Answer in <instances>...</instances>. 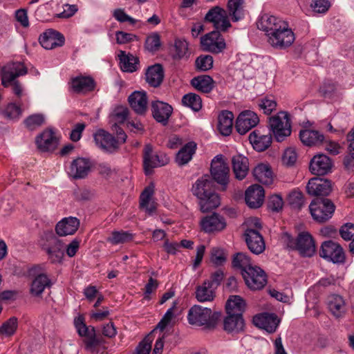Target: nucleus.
<instances>
[{
  "mask_svg": "<svg viewBox=\"0 0 354 354\" xmlns=\"http://www.w3.org/2000/svg\"><path fill=\"white\" fill-rule=\"evenodd\" d=\"M18 327V320L12 317L5 322L0 327V334L10 337L15 334Z\"/></svg>",
  "mask_w": 354,
  "mask_h": 354,
  "instance_id": "51",
  "label": "nucleus"
},
{
  "mask_svg": "<svg viewBox=\"0 0 354 354\" xmlns=\"http://www.w3.org/2000/svg\"><path fill=\"white\" fill-rule=\"evenodd\" d=\"M64 244L55 235L48 237L46 243L42 245V249L48 254L53 263H61L64 256Z\"/></svg>",
  "mask_w": 354,
  "mask_h": 354,
  "instance_id": "13",
  "label": "nucleus"
},
{
  "mask_svg": "<svg viewBox=\"0 0 354 354\" xmlns=\"http://www.w3.org/2000/svg\"><path fill=\"white\" fill-rule=\"evenodd\" d=\"M249 140L255 150L263 151L270 146L272 138L270 133L263 134L257 129L250 134Z\"/></svg>",
  "mask_w": 354,
  "mask_h": 354,
  "instance_id": "30",
  "label": "nucleus"
},
{
  "mask_svg": "<svg viewBox=\"0 0 354 354\" xmlns=\"http://www.w3.org/2000/svg\"><path fill=\"white\" fill-rule=\"evenodd\" d=\"M80 225V220L73 216L62 218L55 226V232L60 236L74 234Z\"/></svg>",
  "mask_w": 354,
  "mask_h": 354,
  "instance_id": "28",
  "label": "nucleus"
},
{
  "mask_svg": "<svg viewBox=\"0 0 354 354\" xmlns=\"http://www.w3.org/2000/svg\"><path fill=\"white\" fill-rule=\"evenodd\" d=\"M129 115V109L126 106H117L111 115V120L114 124L124 123Z\"/></svg>",
  "mask_w": 354,
  "mask_h": 354,
  "instance_id": "52",
  "label": "nucleus"
},
{
  "mask_svg": "<svg viewBox=\"0 0 354 354\" xmlns=\"http://www.w3.org/2000/svg\"><path fill=\"white\" fill-rule=\"evenodd\" d=\"M44 116L42 114L37 113L28 116L24 120V124L26 128L32 131L41 127L44 123Z\"/></svg>",
  "mask_w": 354,
  "mask_h": 354,
  "instance_id": "53",
  "label": "nucleus"
},
{
  "mask_svg": "<svg viewBox=\"0 0 354 354\" xmlns=\"http://www.w3.org/2000/svg\"><path fill=\"white\" fill-rule=\"evenodd\" d=\"M230 16L226 10L219 6H214L207 12L205 19L213 24L215 31L225 32L232 26Z\"/></svg>",
  "mask_w": 354,
  "mask_h": 354,
  "instance_id": "7",
  "label": "nucleus"
},
{
  "mask_svg": "<svg viewBox=\"0 0 354 354\" xmlns=\"http://www.w3.org/2000/svg\"><path fill=\"white\" fill-rule=\"evenodd\" d=\"M287 202L292 209L299 210L304 206L305 200L301 192L293 190L288 194Z\"/></svg>",
  "mask_w": 354,
  "mask_h": 354,
  "instance_id": "50",
  "label": "nucleus"
},
{
  "mask_svg": "<svg viewBox=\"0 0 354 354\" xmlns=\"http://www.w3.org/2000/svg\"><path fill=\"white\" fill-rule=\"evenodd\" d=\"M257 27L266 32L268 42L276 49H286L295 39V34L288 23L272 15H262L257 21Z\"/></svg>",
  "mask_w": 354,
  "mask_h": 354,
  "instance_id": "1",
  "label": "nucleus"
},
{
  "mask_svg": "<svg viewBox=\"0 0 354 354\" xmlns=\"http://www.w3.org/2000/svg\"><path fill=\"white\" fill-rule=\"evenodd\" d=\"M50 281L44 274L37 275L32 281L30 286V293L33 296L38 297L42 294L46 287H50Z\"/></svg>",
  "mask_w": 354,
  "mask_h": 354,
  "instance_id": "43",
  "label": "nucleus"
},
{
  "mask_svg": "<svg viewBox=\"0 0 354 354\" xmlns=\"http://www.w3.org/2000/svg\"><path fill=\"white\" fill-rule=\"evenodd\" d=\"M201 44L205 51L219 53L226 47L225 41L221 32L213 30L201 38Z\"/></svg>",
  "mask_w": 354,
  "mask_h": 354,
  "instance_id": "14",
  "label": "nucleus"
},
{
  "mask_svg": "<svg viewBox=\"0 0 354 354\" xmlns=\"http://www.w3.org/2000/svg\"><path fill=\"white\" fill-rule=\"evenodd\" d=\"M244 300L238 295L230 297L227 299L225 309L227 315H241L245 308Z\"/></svg>",
  "mask_w": 354,
  "mask_h": 354,
  "instance_id": "40",
  "label": "nucleus"
},
{
  "mask_svg": "<svg viewBox=\"0 0 354 354\" xmlns=\"http://www.w3.org/2000/svg\"><path fill=\"white\" fill-rule=\"evenodd\" d=\"M232 169L235 178L243 180L247 176L249 171V160L247 157L237 154L232 158Z\"/></svg>",
  "mask_w": 354,
  "mask_h": 354,
  "instance_id": "31",
  "label": "nucleus"
},
{
  "mask_svg": "<svg viewBox=\"0 0 354 354\" xmlns=\"http://www.w3.org/2000/svg\"><path fill=\"white\" fill-rule=\"evenodd\" d=\"M242 276L248 287L253 290H261L267 283L265 272L258 266L248 268L242 272Z\"/></svg>",
  "mask_w": 354,
  "mask_h": 354,
  "instance_id": "11",
  "label": "nucleus"
},
{
  "mask_svg": "<svg viewBox=\"0 0 354 354\" xmlns=\"http://www.w3.org/2000/svg\"><path fill=\"white\" fill-rule=\"evenodd\" d=\"M191 84L198 91L208 93L214 88V80L209 75H201L194 77L191 80Z\"/></svg>",
  "mask_w": 354,
  "mask_h": 354,
  "instance_id": "41",
  "label": "nucleus"
},
{
  "mask_svg": "<svg viewBox=\"0 0 354 354\" xmlns=\"http://www.w3.org/2000/svg\"><path fill=\"white\" fill-rule=\"evenodd\" d=\"M259 122V118L254 111L246 110L242 111L236 121V129L241 135L245 134Z\"/></svg>",
  "mask_w": 354,
  "mask_h": 354,
  "instance_id": "17",
  "label": "nucleus"
},
{
  "mask_svg": "<svg viewBox=\"0 0 354 354\" xmlns=\"http://www.w3.org/2000/svg\"><path fill=\"white\" fill-rule=\"evenodd\" d=\"M226 261V256L224 251L220 248H213L211 251V261L216 265L221 266Z\"/></svg>",
  "mask_w": 354,
  "mask_h": 354,
  "instance_id": "60",
  "label": "nucleus"
},
{
  "mask_svg": "<svg viewBox=\"0 0 354 354\" xmlns=\"http://www.w3.org/2000/svg\"><path fill=\"white\" fill-rule=\"evenodd\" d=\"M183 105L189 107L194 111H198L202 108V100L201 97L193 93L185 95L182 98Z\"/></svg>",
  "mask_w": 354,
  "mask_h": 354,
  "instance_id": "48",
  "label": "nucleus"
},
{
  "mask_svg": "<svg viewBox=\"0 0 354 354\" xmlns=\"http://www.w3.org/2000/svg\"><path fill=\"white\" fill-rule=\"evenodd\" d=\"M243 327L244 321L241 315H227L223 321V328L227 333H239Z\"/></svg>",
  "mask_w": 354,
  "mask_h": 354,
  "instance_id": "37",
  "label": "nucleus"
},
{
  "mask_svg": "<svg viewBox=\"0 0 354 354\" xmlns=\"http://www.w3.org/2000/svg\"><path fill=\"white\" fill-rule=\"evenodd\" d=\"M188 42L184 39H176L171 49L174 59H187L190 55Z\"/></svg>",
  "mask_w": 354,
  "mask_h": 354,
  "instance_id": "39",
  "label": "nucleus"
},
{
  "mask_svg": "<svg viewBox=\"0 0 354 354\" xmlns=\"http://www.w3.org/2000/svg\"><path fill=\"white\" fill-rule=\"evenodd\" d=\"M234 115L231 111H223L218 117V129L223 136H229L232 130Z\"/></svg>",
  "mask_w": 354,
  "mask_h": 354,
  "instance_id": "35",
  "label": "nucleus"
},
{
  "mask_svg": "<svg viewBox=\"0 0 354 354\" xmlns=\"http://www.w3.org/2000/svg\"><path fill=\"white\" fill-rule=\"evenodd\" d=\"M91 167V162L88 159L78 158L71 162L69 174L75 179L84 178L88 174Z\"/></svg>",
  "mask_w": 354,
  "mask_h": 354,
  "instance_id": "29",
  "label": "nucleus"
},
{
  "mask_svg": "<svg viewBox=\"0 0 354 354\" xmlns=\"http://www.w3.org/2000/svg\"><path fill=\"white\" fill-rule=\"evenodd\" d=\"M22 113V110L20 106L15 104L10 103L8 104L5 110L3 111V115L10 120H17L19 118Z\"/></svg>",
  "mask_w": 354,
  "mask_h": 354,
  "instance_id": "56",
  "label": "nucleus"
},
{
  "mask_svg": "<svg viewBox=\"0 0 354 354\" xmlns=\"http://www.w3.org/2000/svg\"><path fill=\"white\" fill-rule=\"evenodd\" d=\"M129 102L132 109L138 114H144L147 108V97L145 92L134 91L129 97Z\"/></svg>",
  "mask_w": 354,
  "mask_h": 354,
  "instance_id": "32",
  "label": "nucleus"
},
{
  "mask_svg": "<svg viewBox=\"0 0 354 354\" xmlns=\"http://www.w3.org/2000/svg\"><path fill=\"white\" fill-rule=\"evenodd\" d=\"M169 162V158L163 153H153L152 146L147 145L143 150V166L146 175L152 173L153 169L165 166Z\"/></svg>",
  "mask_w": 354,
  "mask_h": 354,
  "instance_id": "8",
  "label": "nucleus"
},
{
  "mask_svg": "<svg viewBox=\"0 0 354 354\" xmlns=\"http://www.w3.org/2000/svg\"><path fill=\"white\" fill-rule=\"evenodd\" d=\"M164 73L160 64L149 66L146 73V81L151 86L157 87L162 82Z\"/></svg>",
  "mask_w": 354,
  "mask_h": 354,
  "instance_id": "38",
  "label": "nucleus"
},
{
  "mask_svg": "<svg viewBox=\"0 0 354 354\" xmlns=\"http://www.w3.org/2000/svg\"><path fill=\"white\" fill-rule=\"evenodd\" d=\"M210 172L212 178L225 190L229 183L230 168L222 155L216 156L212 160Z\"/></svg>",
  "mask_w": 354,
  "mask_h": 354,
  "instance_id": "10",
  "label": "nucleus"
},
{
  "mask_svg": "<svg viewBox=\"0 0 354 354\" xmlns=\"http://www.w3.org/2000/svg\"><path fill=\"white\" fill-rule=\"evenodd\" d=\"M221 317L220 313H212L210 308H203L199 305L192 306L188 313L187 319L190 324L214 326Z\"/></svg>",
  "mask_w": 354,
  "mask_h": 354,
  "instance_id": "6",
  "label": "nucleus"
},
{
  "mask_svg": "<svg viewBox=\"0 0 354 354\" xmlns=\"http://www.w3.org/2000/svg\"><path fill=\"white\" fill-rule=\"evenodd\" d=\"M232 263L234 267L241 269V273L247 271L250 268H254L251 264L250 257L243 252L237 253L233 258Z\"/></svg>",
  "mask_w": 354,
  "mask_h": 354,
  "instance_id": "49",
  "label": "nucleus"
},
{
  "mask_svg": "<svg viewBox=\"0 0 354 354\" xmlns=\"http://www.w3.org/2000/svg\"><path fill=\"white\" fill-rule=\"evenodd\" d=\"M39 41L43 48L50 50L62 46L64 44L65 38L60 32L48 29L40 35Z\"/></svg>",
  "mask_w": 354,
  "mask_h": 354,
  "instance_id": "22",
  "label": "nucleus"
},
{
  "mask_svg": "<svg viewBox=\"0 0 354 354\" xmlns=\"http://www.w3.org/2000/svg\"><path fill=\"white\" fill-rule=\"evenodd\" d=\"M119 57L120 68L123 71L132 73L137 70V65L139 62L138 57L131 54L126 55L124 51H120Z\"/></svg>",
  "mask_w": 354,
  "mask_h": 354,
  "instance_id": "45",
  "label": "nucleus"
},
{
  "mask_svg": "<svg viewBox=\"0 0 354 354\" xmlns=\"http://www.w3.org/2000/svg\"><path fill=\"white\" fill-rule=\"evenodd\" d=\"M245 240L248 249L255 254H261L266 249V243L260 233L262 225L259 218L251 217L245 221Z\"/></svg>",
  "mask_w": 354,
  "mask_h": 354,
  "instance_id": "3",
  "label": "nucleus"
},
{
  "mask_svg": "<svg viewBox=\"0 0 354 354\" xmlns=\"http://www.w3.org/2000/svg\"><path fill=\"white\" fill-rule=\"evenodd\" d=\"M201 227L206 233H214L223 230L226 227L225 218L216 213L203 217L200 222Z\"/></svg>",
  "mask_w": 354,
  "mask_h": 354,
  "instance_id": "21",
  "label": "nucleus"
},
{
  "mask_svg": "<svg viewBox=\"0 0 354 354\" xmlns=\"http://www.w3.org/2000/svg\"><path fill=\"white\" fill-rule=\"evenodd\" d=\"M311 7L317 13H324L328 10L330 2L328 0H313Z\"/></svg>",
  "mask_w": 354,
  "mask_h": 354,
  "instance_id": "64",
  "label": "nucleus"
},
{
  "mask_svg": "<svg viewBox=\"0 0 354 354\" xmlns=\"http://www.w3.org/2000/svg\"><path fill=\"white\" fill-rule=\"evenodd\" d=\"M216 289L208 281H204L196 288V298L199 302L212 301L216 297Z\"/></svg>",
  "mask_w": 354,
  "mask_h": 354,
  "instance_id": "34",
  "label": "nucleus"
},
{
  "mask_svg": "<svg viewBox=\"0 0 354 354\" xmlns=\"http://www.w3.org/2000/svg\"><path fill=\"white\" fill-rule=\"evenodd\" d=\"M27 73V68L21 62H9L5 65L1 72V84L4 87H9L16 78Z\"/></svg>",
  "mask_w": 354,
  "mask_h": 354,
  "instance_id": "12",
  "label": "nucleus"
},
{
  "mask_svg": "<svg viewBox=\"0 0 354 354\" xmlns=\"http://www.w3.org/2000/svg\"><path fill=\"white\" fill-rule=\"evenodd\" d=\"M37 148L43 152L53 151L57 146V139L51 129L44 131L36 138Z\"/></svg>",
  "mask_w": 354,
  "mask_h": 354,
  "instance_id": "27",
  "label": "nucleus"
},
{
  "mask_svg": "<svg viewBox=\"0 0 354 354\" xmlns=\"http://www.w3.org/2000/svg\"><path fill=\"white\" fill-rule=\"evenodd\" d=\"M253 323L256 326L272 333L276 330L279 319L274 313H263L255 315L253 317Z\"/></svg>",
  "mask_w": 354,
  "mask_h": 354,
  "instance_id": "23",
  "label": "nucleus"
},
{
  "mask_svg": "<svg viewBox=\"0 0 354 354\" xmlns=\"http://www.w3.org/2000/svg\"><path fill=\"white\" fill-rule=\"evenodd\" d=\"M151 111L154 119L165 126L172 113L173 108L166 102L155 101L151 104Z\"/></svg>",
  "mask_w": 354,
  "mask_h": 354,
  "instance_id": "26",
  "label": "nucleus"
},
{
  "mask_svg": "<svg viewBox=\"0 0 354 354\" xmlns=\"http://www.w3.org/2000/svg\"><path fill=\"white\" fill-rule=\"evenodd\" d=\"M297 159V154L295 149L288 148L287 149L283 155L282 160L283 164L288 166L293 165Z\"/></svg>",
  "mask_w": 354,
  "mask_h": 354,
  "instance_id": "63",
  "label": "nucleus"
},
{
  "mask_svg": "<svg viewBox=\"0 0 354 354\" xmlns=\"http://www.w3.org/2000/svg\"><path fill=\"white\" fill-rule=\"evenodd\" d=\"M196 145L194 142L187 143L177 153L176 162L179 165H184L191 160L195 153Z\"/></svg>",
  "mask_w": 354,
  "mask_h": 354,
  "instance_id": "44",
  "label": "nucleus"
},
{
  "mask_svg": "<svg viewBox=\"0 0 354 354\" xmlns=\"http://www.w3.org/2000/svg\"><path fill=\"white\" fill-rule=\"evenodd\" d=\"M332 190L331 181L322 178H312L306 185L307 193L313 196H327Z\"/></svg>",
  "mask_w": 354,
  "mask_h": 354,
  "instance_id": "16",
  "label": "nucleus"
},
{
  "mask_svg": "<svg viewBox=\"0 0 354 354\" xmlns=\"http://www.w3.org/2000/svg\"><path fill=\"white\" fill-rule=\"evenodd\" d=\"M75 328L78 334L82 337H85L84 340L86 348L89 350L96 346L99 342L96 337L95 330L93 326H87L84 323V319L81 317H77L75 320Z\"/></svg>",
  "mask_w": 354,
  "mask_h": 354,
  "instance_id": "19",
  "label": "nucleus"
},
{
  "mask_svg": "<svg viewBox=\"0 0 354 354\" xmlns=\"http://www.w3.org/2000/svg\"><path fill=\"white\" fill-rule=\"evenodd\" d=\"M192 192L198 200L200 209L207 212L220 205V198L214 191V183L208 175H203L193 184Z\"/></svg>",
  "mask_w": 354,
  "mask_h": 354,
  "instance_id": "2",
  "label": "nucleus"
},
{
  "mask_svg": "<svg viewBox=\"0 0 354 354\" xmlns=\"http://www.w3.org/2000/svg\"><path fill=\"white\" fill-rule=\"evenodd\" d=\"M253 176L259 183L269 185L273 182L272 171L268 165L259 164L253 169Z\"/></svg>",
  "mask_w": 354,
  "mask_h": 354,
  "instance_id": "36",
  "label": "nucleus"
},
{
  "mask_svg": "<svg viewBox=\"0 0 354 354\" xmlns=\"http://www.w3.org/2000/svg\"><path fill=\"white\" fill-rule=\"evenodd\" d=\"M259 106L261 110H263L265 114L270 115L276 109L277 102L273 99L265 97L260 100Z\"/></svg>",
  "mask_w": 354,
  "mask_h": 354,
  "instance_id": "58",
  "label": "nucleus"
},
{
  "mask_svg": "<svg viewBox=\"0 0 354 354\" xmlns=\"http://www.w3.org/2000/svg\"><path fill=\"white\" fill-rule=\"evenodd\" d=\"M176 303H174V305L172 307L169 308L167 312L165 313L163 317L161 319V320L158 324L156 329H160V330L162 331L167 325L170 323L173 316H174V309L176 307Z\"/></svg>",
  "mask_w": 354,
  "mask_h": 354,
  "instance_id": "61",
  "label": "nucleus"
},
{
  "mask_svg": "<svg viewBox=\"0 0 354 354\" xmlns=\"http://www.w3.org/2000/svg\"><path fill=\"white\" fill-rule=\"evenodd\" d=\"M332 165V161L327 156L318 154L311 160L310 170L315 175H325L331 171Z\"/></svg>",
  "mask_w": 354,
  "mask_h": 354,
  "instance_id": "25",
  "label": "nucleus"
},
{
  "mask_svg": "<svg viewBox=\"0 0 354 354\" xmlns=\"http://www.w3.org/2000/svg\"><path fill=\"white\" fill-rule=\"evenodd\" d=\"M283 206V201L280 195L271 196L268 202V207L272 212H278L282 209Z\"/></svg>",
  "mask_w": 354,
  "mask_h": 354,
  "instance_id": "59",
  "label": "nucleus"
},
{
  "mask_svg": "<svg viewBox=\"0 0 354 354\" xmlns=\"http://www.w3.org/2000/svg\"><path fill=\"white\" fill-rule=\"evenodd\" d=\"M196 65L201 71L209 70L213 66V57L211 55L200 56L196 60Z\"/></svg>",
  "mask_w": 354,
  "mask_h": 354,
  "instance_id": "57",
  "label": "nucleus"
},
{
  "mask_svg": "<svg viewBox=\"0 0 354 354\" xmlns=\"http://www.w3.org/2000/svg\"><path fill=\"white\" fill-rule=\"evenodd\" d=\"M328 308L336 317H342L346 312L345 301L342 297L333 295L329 297Z\"/></svg>",
  "mask_w": 354,
  "mask_h": 354,
  "instance_id": "42",
  "label": "nucleus"
},
{
  "mask_svg": "<svg viewBox=\"0 0 354 354\" xmlns=\"http://www.w3.org/2000/svg\"><path fill=\"white\" fill-rule=\"evenodd\" d=\"M243 0H229L227 3V12L232 17L233 21L236 22L243 18L242 5Z\"/></svg>",
  "mask_w": 354,
  "mask_h": 354,
  "instance_id": "46",
  "label": "nucleus"
},
{
  "mask_svg": "<svg viewBox=\"0 0 354 354\" xmlns=\"http://www.w3.org/2000/svg\"><path fill=\"white\" fill-rule=\"evenodd\" d=\"M339 233L342 239L346 241L352 240L354 239V224L347 223L342 225L339 230Z\"/></svg>",
  "mask_w": 354,
  "mask_h": 354,
  "instance_id": "62",
  "label": "nucleus"
},
{
  "mask_svg": "<svg viewBox=\"0 0 354 354\" xmlns=\"http://www.w3.org/2000/svg\"><path fill=\"white\" fill-rule=\"evenodd\" d=\"M269 127L277 142L283 141L291 134V121L286 111L279 112L269 118Z\"/></svg>",
  "mask_w": 354,
  "mask_h": 354,
  "instance_id": "4",
  "label": "nucleus"
},
{
  "mask_svg": "<svg viewBox=\"0 0 354 354\" xmlns=\"http://www.w3.org/2000/svg\"><path fill=\"white\" fill-rule=\"evenodd\" d=\"M95 87V82L91 76L78 75L71 79L69 88L77 94H86L93 91Z\"/></svg>",
  "mask_w": 354,
  "mask_h": 354,
  "instance_id": "20",
  "label": "nucleus"
},
{
  "mask_svg": "<svg viewBox=\"0 0 354 354\" xmlns=\"http://www.w3.org/2000/svg\"><path fill=\"white\" fill-rule=\"evenodd\" d=\"M309 210L314 221L319 223H324L332 218L335 205L328 198H317L310 203Z\"/></svg>",
  "mask_w": 354,
  "mask_h": 354,
  "instance_id": "5",
  "label": "nucleus"
},
{
  "mask_svg": "<svg viewBox=\"0 0 354 354\" xmlns=\"http://www.w3.org/2000/svg\"><path fill=\"white\" fill-rule=\"evenodd\" d=\"M93 136L95 145L105 152L113 153L119 148L118 140L103 129L98 130Z\"/></svg>",
  "mask_w": 354,
  "mask_h": 354,
  "instance_id": "18",
  "label": "nucleus"
},
{
  "mask_svg": "<svg viewBox=\"0 0 354 354\" xmlns=\"http://www.w3.org/2000/svg\"><path fill=\"white\" fill-rule=\"evenodd\" d=\"M133 239V234L121 230L112 232L111 236L106 240L113 245H118L128 243L132 241Z\"/></svg>",
  "mask_w": 354,
  "mask_h": 354,
  "instance_id": "47",
  "label": "nucleus"
},
{
  "mask_svg": "<svg viewBox=\"0 0 354 354\" xmlns=\"http://www.w3.org/2000/svg\"><path fill=\"white\" fill-rule=\"evenodd\" d=\"M160 46V35L157 32H153L149 35L145 41V48L151 52L157 51Z\"/></svg>",
  "mask_w": 354,
  "mask_h": 354,
  "instance_id": "55",
  "label": "nucleus"
},
{
  "mask_svg": "<svg viewBox=\"0 0 354 354\" xmlns=\"http://www.w3.org/2000/svg\"><path fill=\"white\" fill-rule=\"evenodd\" d=\"M265 192L259 185L250 186L245 192V201L250 208H259L264 201Z\"/></svg>",
  "mask_w": 354,
  "mask_h": 354,
  "instance_id": "24",
  "label": "nucleus"
},
{
  "mask_svg": "<svg viewBox=\"0 0 354 354\" xmlns=\"http://www.w3.org/2000/svg\"><path fill=\"white\" fill-rule=\"evenodd\" d=\"M299 138L304 145L311 147L322 143L324 136L318 131L304 129L300 131Z\"/></svg>",
  "mask_w": 354,
  "mask_h": 354,
  "instance_id": "33",
  "label": "nucleus"
},
{
  "mask_svg": "<svg viewBox=\"0 0 354 354\" xmlns=\"http://www.w3.org/2000/svg\"><path fill=\"white\" fill-rule=\"evenodd\" d=\"M289 246L298 250L304 257H312L315 252L314 240L312 236L306 232L299 233L294 241H290Z\"/></svg>",
  "mask_w": 354,
  "mask_h": 354,
  "instance_id": "15",
  "label": "nucleus"
},
{
  "mask_svg": "<svg viewBox=\"0 0 354 354\" xmlns=\"http://www.w3.org/2000/svg\"><path fill=\"white\" fill-rule=\"evenodd\" d=\"M319 256L325 260L333 263L342 264L346 261V256L342 247L333 241L322 243Z\"/></svg>",
  "mask_w": 354,
  "mask_h": 354,
  "instance_id": "9",
  "label": "nucleus"
},
{
  "mask_svg": "<svg viewBox=\"0 0 354 354\" xmlns=\"http://www.w3.org/2000/svg\"><path fill=\"white\" fill-rule=\"evenodd\" d=\"M153 341L152 334L146 336L137 346L135 354H149Z\"/></svg>",
  "mask_w": 354,
  "mask_h": 354,
  "instance_id": "54",
  "label": "nucleus"
}]
</instances>
